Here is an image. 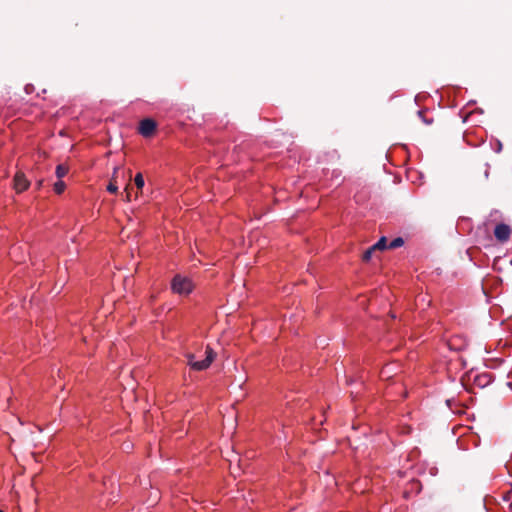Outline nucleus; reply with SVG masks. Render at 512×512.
Instances as JSON below:
<instances>
[{
    "label": "nucleus",
    "mask_w": 512,
    "mask_h": 512,
    "mask_svg": "<svg viewBox=\"0 0 512 512\" xmlns=\"http://www.w3.org/2000/svg\"><path fill=\"white\" fill-rule=\"evenodd\" d=\"M118 171H119V167H115L113 170V173H112L111 180H110L109 184L107 185V191L110 193L118 192V186H117Z\"/></svg>",
    "instance_id": "nucleus-6"
},
{
    "label": "nucleus",
    "mask_w": 512,
    "mask_h": 512,
    "mask_svg": "<svg viewBox=\"0 0 512 512\" xmlns=\"http://www.w3.org/2000/svg\"><path fill=\"white\" fill-rule=\"evenodd\" d=\"M135 185L138 190H141L144 187V178L141 173H137L134 178Z\"/></svg>",
    "instance_id": "nucleus-8"
},
{
    "label": "nucleus",
    "mask_w": 512,
    "mask_h": 512,
    "mask_svg": "<svg viewBox=\"0 0 512 512\" xmlns=\"http://www.w3.org/2000/svg\"><path fill=\"white\" fill-rule=\"evenodd\" d=\"M494 235L499 241L504 242L509 239L511 235V229L505 224H499L494 230Z\"/></svg>",
    "instance_id": "nucleus-4"
},
{
    "label": "nucleus",
    "mask_w": 512,
    "mask_h": 512,
    "mask_svg": "<svg viewBox=\"0 0 512 512\" xmlns=\"http://www.w3.org/2000/svg\"><path fill=\"white\" fill-rule=\"evenodd\" d=\"M64 190H65V183L63 181L59 180L54 184V191L57 194H61Z\"/></svg>",
    "instance_id": "nucleus-10"
},
{
    "label": "nucleus",
    "mask_w": 512,
    "mask_h": 512,
    "mask_svg": "<svg viewBox=\"0 0 512 512\" xmlns=\"http://www.w3.org/2000/svg\"><path fill=\"white\" fill-rule=\"evenodd\" d=\"M69 171V168L68 166L64 165V164H60L56 167V176L61 179L63 178L64 176L67 175Z\"/></svg>",
    "instance_id": "nucleus-7"
},
{
    "label": "nucleus",
    "mask_w": 512,
    "mask_h": 512,
    "mask_svg": "<svg viewBox=\"0 0 512 512\" xmlns=\"http://www.w3.org/2000/svg\"><path fill=\"white\" fill-rule=\"evenodd\" d=\"M195 287L193 281L183 275H176L171 283L172 291L181 296L189 295Z\"/></svg>",
    "instance_id": "nucleus-2"
},
{
    "label": "nucleus",
    "mask_w": 512,
    "mask_h": 512,
    "mask_svg": "<svg viewBox=\"0 0 512 512\" xmlns=\"http://www.w3.org/2000/svg\"><path fill=\"white\" fill-rule=\"evenodd\" d=\"M373 249L376 250H383L386 248V238L382 237L376 244H374Z\"/></svg>",
    "instance_id": "nucleus-9"
},
{
    "label": "nucleus",
    "mask_w": 512,
    "mask_h": 512,
    "mask_svg": "<svg viewBox=\"0 0 512 512\" xmlns=\"http://www.w3.org/2000/svg\"><path fill=\"white\" fill-rule=\"evenodd\" d=\"M403 245V239L402 238H396L393 241H391L389 247L390 248H397Z\"/></svg>",
    "instance_id": "nucleus-11"
},
{
    "label": "nucleus",
    "mask_w": 512,
    "mask_h": 512,
    "mask_svg": "<svg viewBox=\"0 0 512 512\" xmlns=\"http://www.w3.org/2000/svg\"><path fill=\"white\" fill-rule=\"evenodd\" d=\"M129 189H130V185H129V184H127V185H126V187H125V189H124V192H125V200H126L127 202H130V201H131V193H130V190H129Z\"/></svg>",
    "instance_id": "nucleus-13"
},
{
    "label": "nucleus",
    "mask_w": 512,
    "mask_h": 512,
    "mask_svg": "<svg viewBox=\"0 0 512 512\" xmlns=\"http://www.w3.org/2000/svg\"><path fill=\"white\" fill-rule=\"evenodd\" d=\"M216 357V353L209 346L206 347L204 351V359L197 360L194 354H188V364L189 366L197 371H202L207 369L211 363L214 361Z\"/></svg>",
    "instance_id": "nucleus-1"
},
{
    "label": "nucleus",
    "mask_w": 512,
    "mask_h": 512,
    "mask_svg": "<svg viewBox=\"0 0 512 512\" xmlns=\"http://www.w3.org/2000/svg\"><path fill=\"white\" fill-rule=\"evenodd\" d=\"M155 127H156V125H155L154 121H152L150 119H145V120L141 121L139 131L143 136L147 137L153 133V131L155 130Z\"/></svg>",
    "instance_id": "nucleus-5"
},
{
    "label": "nucleus",
    "mask_w": 512,
    "mask_h": 512,
    "mask_svg": "<svg viewBox=\"0 0 512 512\" xmlns=\"http://www.w3.org/2000/svg\"><path fill=\"white\" fill-rule=\"evenodd\" d=\"M30 181L26 178L22 171H18L14 176L13 187L17 193H21L28 189Z\"/></svg>",
    "instance_id": "nucleus-3"
},
{
    "label": "nucleus",
    "mask_w": 512,
    "mask_h": 512,
    "mask_svg": "<svg viewBox=\"0 0 512 512\" xmlns=\"http://www.w3.org/2000/svg\"><path fill=\"white\" fill-rule=\"evenodd\" d=\"M375 250L373 249V247H370L364 254H363V260L364 261H369L372 257V253L374 252Z\"/></svg>",
    "instance_id": "nucleus-12"
}]
</instances>
